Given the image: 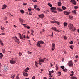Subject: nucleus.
I'll return each mask as SVG.
<instances>
[{
	"label": "nucleus",
	"mask_w": 79,
	"mask_h": 79,
	"mask_svg": "<svg viewBox=\"0 0 79 79\" xmlns=\"http://www.w3.org/2000/svg\"><path fill=\"white\" fill-rule=\"evenodd\" d=\"M48 5H49L50 7H52V4L50 3H48Z\"/></svg>",
	"instance_id": "25"
},
{
	"label": "nucleus",
	"mask_w": 79,
	"mask_h": 79,
	"mask_svg": "<svg viewBox=\"0 0 79 79\" xmlns=\"http://www.w3.org/2000/svg\"><path fill=\"white\" fill-rule=\"evenodd\" d=\"M73 47H74V46H70V48H71L72 50H73Z\"/></svg>",
	"instance_id": "32"
},
{
	"label": "nucleus",
	"mask_w": 79,
	"mask_h": 79,
	"mask_svg": "<svg viewBox=\"0 0 79 79\" xmlns=\"http://www.w3.org/2000/svg\"><path fill=\"white\" fill-rule=\"evenodd\" d=\"M1 29L2 30H4V29H5V28L2 27V26H1Z\"/></svg>",
	"instance_id": "34"
},
{
	"label": "nucleus",
	"mask_w": 79,
	"mask_h": 79,
	"mask_svg": "<svg viewBox=\"0 0 79 79\" xmlns=\"http://www.w3.org/2000/svg\"><path fill=\"white\" fill-rule=\"evenodd\" d=\"M68 27H69L70 30H71V31H74V30L76 29L75 27H74V25L71 23L69 24L68 25Z\"/></svg>",
	"instance_id": "1"
},
{
	"label": "nucleus",
	"mask_w": 79,
	"mask_h": 79,
	"mask_svg": "<svg viewBox=\"0 0 79 79\" xmlns=\"http://www.w3.org/2000/svg\"><path fill=\"white\" fill-rule=\"evenodd\" d=\"M8 14L9 15H11V16H13V15H11V13H8Z\"/></svg>",
	"instance_id": "57"
},
{
	"label": "nucleus",
	"mask_w": 79,
	"mask_h": 79,
	"mask_svg": "<svg viewBox=\"0 0 79 79\" xmlns=\"http://www.w3.org/2000/svg\"><path fill=\"white\" fill-rule=\"evenodd\" d=\"M31 9H32V8H28V11H31V10H32Z\"/></svg>",
	"instance_id": "38"
},
{
	"label": "nucleus",
	"mask_w": 79,
	"mask_h": 79,
	"mask_svg": "<svg viewBox=\"0 0 79 79\" xmlns=\"http://www.w3.org/2000/svg\"><path fill=\"white\" fill-rule=\"evenodd\" d=\"M73 18V16H69V18H70V19H72Z\"/></svg>",
	"instance_id": "46"
},
{
	"label": "nucleus",
	"mask_w": 79,
	"mask_h": 79,
	"mask_svg": "<svg viewBox=\"0 0 79 79\" xmlns=\"http://www.w3.org/2000/svg\"><path fill=\"white\" fill-rule=\"evenodd\" d=\"M39 17L41 18H43L44 17V15H39Z\"/></svg>",
	"instance_id": "15"
},
{
	"label": "nucleus",
	"mask_w": 79,
	"mask_h": 79,
	"mask_svg": "<svg viewBox=\"0 0 79 79\" xmlns=\"http://www.w3.org/2000/svg\"><path fill=\"white\" fill-rule=\"evenodd\" d=\"M3 7L4 8H6V7H7V6L6 5H4L3 6Z\"/></svg>",
	"instance_id": "29"
},
{
	"label": "nucleus",
	"mask_w": 79,
	"mask_h": 79,
	"mask_svg": "<svg viewBox=\"0 0 79 79\" xmlns=\"http://www.w3.org/2000/svg\"><path fill=\"white\" fill-rule=\"evenodd\" d=\"M32 79H35V76H33L32 77Z\"/></svg>",
	"instance_id": "41"
},
{
	"label": "nucleus",
	"mask_w": 79,
	"mask_h": 79,
	"mask_svg": "<svg viewBox=\"0 0 79 79\" xmlns=\"http://www.w3.org/2000/svg\"><path fill=\"white\" fill-rule=\"evenodd\" d=\"M20 12L21 13H22V14L24 13V10H20Z\"/></svg>",
	"instance_id": "24"
},
{
	"label": "nucleus",
	"mask_w": 79,
	"mask_h": 79,
	"mask_svg": "<svg viewBox=\"0 0 79 79\" xmlns=\"http://www.w3.org/2000/svg\"><path fill=\"white\" fill-rule=\"evenodd\" d=\"M10 62L11 64H15L16 61L15 60H14L13 59H12V60H10Z\"/></svg>",
	"instance_id": "3"
},
{
	"label": "nucleus",
	"mask_w": 79,
	"mask_h": 79,
	"mask_svg": "<svg viewBox=\"0 0 79 79\" xmlns=\"http://www.w3.org/2000/svg\"><path fill=\"white\" fill-rule=\"evenodd\" d=\"M19 21L21 23H23V20L22 19H21L20 18H19Z\"/></svg>",
	"instance_id": "13"
},
{
	"label": "nucleus",
	"mask_w": 79,
	"mask_h": 79,
	"mask_svg": "<svg viewBox=\"0 0 79 79\" xmlns=\"http://www.w3.org/2000/svg\"><path fill=\"white\" fill-rule=\"evenodd\" d=\"M67 25L68 24L64 22V27H66V26H67Z\"/></svg>",
	"instance_id": "19"
},
{
	"label": "nucleus",
	"mask_w": 79,
	"mask_h": 79,
	"mask_svg": "<svg viewBox=\"0 0 79 79\" xmlns=\"http://www.w3.org/2000/svg\"><path fill=\"white\" fill-rule=\"evenodd\" d=\"M2 52H3V53H5V49H3V50H2Z\"/></svg>",
	"instance_id": "39"
},
{
	"label": "nucleus",
	"mask_w": 79,
	"mask_h": 79,
	"mask_svg": "<svg viewBox=\"0 0 79 79\" xmlns=\"http://www.w3.org/2000/svg\"><path fill=\"white\" fill-rule=\"evenodd\" d=\"M19 56H21V55H22V53L21 52H19Z\"/></svg>",
	"instance_id": "43"
},
{
	"label": "nucleus",
	"mask_w": 79,
	"mask_h": 79,
	"mask_svg": "<svg viewBox=\"0 0 79 79\" xmlns=\"http://www.w3.org/2000/svg\"><path fill=\"white\" fill-rule=\"evenodd\" d=\"M77 61H78V60L77 59L75 60V63H76V62H77Z\"/></svg>",
	"instance_id": "55"
},
{
	"label": "nucleus",
	"mask_w": 79,
	"mask_h": 79,
	"mask_svg": "<svg viewBox=\"0 0 79 79\" xmlns=\"http://www.w3.org/2000/svg\"><path fill=\"white\" fill-rule=\"evenodd\" d=\"M71 79H77V78L75 76H73L71 77Z\"/></svg>",
	"instance_id": "17"
},
{
	"label": "nucleus",
	"mask_w": 79,
	"mask_h": 79,
	"mask_svg": "<svg viewBox=\"0 0 79 79\" xmlns=\"http://www.w3.org/2000/svg\"><path fill=\"white\" fill-rule=\"evenodd\" d=\"M23 76H26L27 77V76H28V74L25 72H23Z\"/></svg>",
	"instance_id": "12"
},
{
	"label": "nucleus",
	"mask_w": 79,
	"mask_h": 79,
	"mask_svg": "<svg viewBox=\"0 0 79 79\" xmlns=\"http://www.w3.org/2000/svg\"><path fill=\"white\" fill-rule=\"evenodd\" d=\"M2 42H3V41H2V40H0V44L1 43H2Z\"/></svg>",
	"instance_id": "60"
},
{
	"label": "nucleus",
	"mask_w": 79,
	"mask_h": 79,
	"mask_svg": "<svg viewBox=\"0 0 79 79\" xmlns=\"http://www.w3.org/2000/svg\"><path fill=\"white\" fill-rule=\"evenodd\" d=\"M36 10L37 11H39V10H40V9L39 8H37Z\"/></svg>",
	"instance_id": "53"
},
{
	"label": "nucleus",
	"mask_w": 79,
	"mask_h": 79,
	"mask_svg": "<svg viewBox=\"0 0 79 79\" xmlns=\"http://www.w3.org/2000/svg\"><path fill=\"white\" fill-rule=\"evenodd\" d=\"M0 44L1 45H4L3 43V42L1 43Z\"/></svg>",
	"instance_id": "59"
},
{
	"label": "nucleus",
	"mask_w": 79,
	"mask_h": 79,
	"mask_svg": "<svg viewBox=\"0 0 79 79\" xmlns=\"http://www.w3.org/2000/svg\"><path fill=\"white\" fill-rule=\"evenodd\" d=\"M73 43V42L72 41H71V42H70V43L71 44H72Z\"/></svg>",
	"instance_id": "62"
},
{
	"label": "nucleus",
	"mask_w": 79,
	"mask_h": 79,
	"mask_svg": "<svg viewBox=\"0 0 79 79\" xmlns=\"http://www.w3.org/2000/svg\"><path fill=\"white\" fill-rule=\"evenodd\" d=\"M20 39H21L22 40V39H23V37L21 36H20Z\"/></svg>",
	"instance_id": "51"
},
{
	"label": "nucleus",
	"mask_w": 79,
	"mask_h": 79,
	"mask_svg": "<svg viewBox=\"0 0 79 79\" xmlns=\"http://www.w3.org/2000/svg\"><path fill=\"white\" fill-rule=\"evenodd\" d=\"M2 35H5V33H2Z\"/></svg>",
	"instance_id": "64"
},
{
	"label": "nucleus",
	"mask_w": 79,
	"mask_h": 79,
	"mask_svg": "<svg viewBox=\"0 0 79 79\" xmlns=\"http://www.w3.org/2000/svg\"><path fill=\"white\" fill-rule=\"evenodd\" d=\"M66 71H67V69H64L63 70V71H64V72H66Z\"/></svg>",
	"instance_id": "33"
},
{
	"label": "nucleus",
	"mask_w": 79,
	"mask_h": 79,
	"mask_svg": "<svg viewBox=\"0 0 79 79\" xmlns=\"http://www.w3.org/2000/svg\"><path fill=\"white\" fill-rule=\"evenodd\" d=\"M58 74H59V76H61V72H58Z\"/></svg>",
	"instance_id": "42"
},
{
	"label": "nucleus",
	"mask_w": 79,
	"mask_h": 79,
	"mask_svg": "<svg viewBox=\"0 0 79 79\" xmlns=\"http://www.w3.org/2000/svg\"><path fill=\"white\" fill-rule=\"evenodd\" d=\"M15 42H17L18 44H19V40L18 38H17V37H15Z\"/></svg>",
	"instance_id": "10"
},
{
	"label": "nucleus",
	"mask_w": 79,
	"mask_h": 79,
	"mask_svg": "<svg viewBox=\"0 0 79 79\" xmlns=\"http://www.w3.org/2000/svg\"><path fill=\"white\" fill-rule=\"evenodd\" d=\"M51 10H56V7H52L51 8Z\"/></svg>",
	"instance_id": "21"
},
{
	"label": "nucleus",
	"mask_w": 79,
	"mask_h": 79,
	"mask_svg": "<svg viewBox=\"0 0 79 79\" xmlns=\"http://www.w3.org/2000/svg\"><path fill=\"white\" fill-rule=\"evenodd\" d=\"M46 59V58H44L43 59H39V62H41V63H43L45 61V60Z\"/></svg>",
	"instance_id": "5"
},
{
	"label": "nucleus",
	"mask_w": 79,
	"mask_h": 79,
	"mask_svg": "<svg viewBox=\"0 0 79 79\" xmlns=\"http://www.w3.org/2000/svg\"><path fill=\"white\" fill-rule=\"evenodd\" d=\"M35 65L36 66V67H38V66H37V65L38 64V63H37V62H35Z\"/></svg>",
	"instance_id": "28"
},
{
	"label": "nucleus",
	"mask_w": 79,
	"mask_h": 79,
	"mask_svg": "<svg viewBox=\"0 0 79 79\" xmlns=\"http://www.w3.org/2000/svg\"><path fill=\"white\" fill-rule=\"evenodd\" d=\"M51 23H55V21H51Z\"/></svg>",
	"instance_id": "52"
},
{
	"label": "nucleus",
	"mask_w": 79,
	"mask_h": 79,
	"mask_svg": "<svg viewBox=\"0 0 79 79\" xmlns=\"http://www.w3.org/2000/svg\"><path fill=\"white\" fill-rule=\"evenodd\" d=\"M55 23H56V24H57L58 25H60V23L59 22H58L57 21H55Z\"/></svg>",
	"instance_id": "23"
},
{
	"label": "nucleus",
	"mask_w": 79,
	"mask_h": 79,
	"mask_svg": "<svg viewBox=\"0 0 79 79\" xmlns=\"http://www.w3.org/2000/svg\"><path fill=\"white\" fill-rule=\"evenodd\" d=\"M58 69V65L57 64L56 65V69L57 70Z\"/></svg>",
	"instance_id": "35"
},
{
	"label": "nucleus",
	"mask_w": 79,
	"mask_h": 79,
	"mask_svg": "<svg viewBox=\"0 0 79 79\" xmlns=\"http://www.w3.org/2000/svg\"><path fill=\"white\" fill-rule=\"evenodd\" d=\"M15 75H11V78L12 79H13L15 77Z\"/></svg>",
	"instance_id": "22"
},
{
	"label": "nucleus",
	"mask_w": 79,
	"mask_h": 79,
	"mask_svg": "<svg viewBox=\"0 0 79 79\" xmlns=\"http://www.w3.org/2000/svg\"><path fill=\"white\" fill-rule=\"evenodd\" d=\"M72 12L73 13L74 15H76V10H74L72 11Z\"/></svg>",
	"instance_id": "18"
},
{
	"label": "nucleus",
	"mask_w": 79,
	"mask_h": 79,
	"mask_svg": "<svg viewBox=\"0 0 79 79\" xmlns=\"http://www.w3.org/2000/svg\"><path fill=\"white\" fill-rule=\"evenodd\" d=\"M0 56H3V54L2 53H0Z\"/></svg>",
	"instance_id": "48"
},
{
	"label": "nucleus",
	"mask_w": 79,
	"mask_h": 79,
	"mask_svg": "<svg viewBox=\"0 0 79 79\" xmlns=\"http://www.w3.org/2000/svg\"><path fill=\"white\" fill-rule=\"evenodd\" d=\"M62 9H63V10H65V9H66V8L64 6H62Z\"/></svg>",
	"instance_id": "31"
},
{
	"label": "nucleus",
	"mask_w": 79,
	"mask_h": 79,
	"mask_svg": "<svg viewBox=\"0 0 79 79\" xmlns=\"http://www.w3.org/2000/svg\"><path fill=\"white\" fill-rule=\"evenodd\" d=\"M25 72H26V73H27V72L28 71H27V69H25Z\"/></svg>",
	"instance_id": "54"
},
{
	"label": "nucleus",
	"mask_w": 79,
	"mask_h": 79,
	"mask_svg": "<svg viewBox=\"0 0 79 79\" xmlns=\"http://www.w3.org/2000/svg\"><path fill=\"white\" fill-rule=\"evenodd\" d=\"M14 27H15V28H16L17 27V26L15 25H14Z\"/></svg>",
	"instance_id": "56"
},
{
	"label": "nucleus",
	"mask_w": 79,
	"mask_h": 79,
	"mask_svg": "<svg viewBox=\"0 0 79 79\" xmlns=\"http://www.w3.org/2000/svg\"><path fill=\"white\" fill-rule=\"evenodd\" d=\"M64 13L65 15H69L70 12L64 11Z\"/></svg>",
	"instance_id": "11"
},
{
	"label": "nucleus",
	"mask_w": 79,
	"mask_h": 79,
	"mask_svg": "<svg viewBox=\"0 0 79 79\" xmlns=\"http://www.w3.org/2000/svg\"><path fill=\"white\" fill-rule=\"evenodd\" d=\"M19 75H17L16 76V79H19Z\"/></svg>",
	"instance_id": "27"
},
{
	"label": "nucleus",
	"mask_w": 79,
	"mask_h": 79,
	"mask_svg": "<svg viewBox=\"0 0 79 79\" xmlns=\"http://www.w3.org/2000/svg\"><path fill=\"white\" fill-rule=\"evenodd\" d=\"M70 2L73 3V4H74V5H76V2L75 0H71Z\"/></svg>",
	"instance_id": "8"
},
{
	"label": "nucleus",
	"mask_w": 79,
	"mask_h": 79,
	"mask_svg": "<svg viewBox=\"0 0 79 79\" xmlns=\"http://www.w3.org/2000/svg\"><path fill=\"white\" fill-rule=\"evenodd\" d=\"M52 30H53L54 31H56V32H58V31L56 28L55 27H52L51 28Z\"/></svg>",
	"instance_id": "9"
},
{
	"label": "nucleus",
	"mask_w": 79,
	"mask_h": 79,
	"mask_svg": "<svg viewBox=\"0 0 79 79\" xmlns=\"http://www.w3.org/2000/svg\"><path fill=\"white\" fill-rule=\"evenodd\" d=\"M43 43L44 42L42 41H40L38 42L37 44V45L38 47H41V44H43Z\"/></svg>",
	"instance_id": "2"
},
{
	"label": "nucleus",
	"mask_w": 79,
	"mask_h": 79,
	"mask_svg": "<svg viewBox=\"0 0 79 79\" xmlns=\"http://www.w3.org/2000/svg\"><path fill=\"white\" fill-rule=\"evenodd\" d=\"M3 58V56H0V58L1 59V58Z\"/></svg>",
	"instance_id": "63"
},
{
	"label": "nucleus",
	"mask_w": 79,
	"mask_h": 79,
	"mask_svg": "<svg viewBox=\"0 0 79 79\" xmlns=\"http://www.w3.org/2000/svg\"><path fill=\"white\" fill-rule=\"evenodd\" d=\"M29 14L30 15H32V11L30 12L29 13Z\"/></svg>",
	"instance_id": "37"
},
{
	"label": "nucleus",
	"mask_w": 79,
	"mask_h": 79,
	"mask_svg": "<svg viewBox=\"0 0 79 79\" xmlns=\"http://www.w3.org/2000/svg\"><path fill=\"white\" fill-rule=\"evenodd\" d=\"M57 10H58V11H63V10L61 9L58 8L57 9Z\"/></svg>",
	"instance_id": "20"
},
{
	"label": "nucleus",
	"mask_w": 79,
	"mask_h": 79,
	"mask_svg": "<svg viewBox=\"0 0 79 79\" xmlns=\"http://www.w3.org/2000/svg\"><path fill=\"white\" fill-rule=\"evenodd\" d=\"M71 73L72 74H74V72L73 71H71Z\"/></svg>",
	"instance_id": "58"
},
{
	"label": "nucleus",
	"mask_w": 79,
	"mask_h": 79,
	"mask_svg": "<svg viewBox=\"0 0 79 79\" xmlns=\"http://www.w3.org/2000/svg\"><path fill=\"white\" fill-rule=\"evenodd\" d=\"M32 1H33L34 3H35V2H37V0H32Z\"/></svg>",
	"instance_id": "50"
},
{
	"label": "nucleus",
	"mask_w": 79,
	"mask_h": 79,
	"mask_svg": "<svg viewBox=\"0 0 79 79\" xmlns=\"http://www.w3.org/2000/svg\"><path fill=\"white\" fill-rule=\"evenodd\" d=\"M74 8L75 9V10H77L78 8H79V7H78L77 6H76L74 7Z\"/></svg>",
	"instance_id": "30"
},
{
	"label": "nucleus",
	"mask_w": 79,
	"mask_h": 79,
	"mask_svg": "<svg viewBox=\"0 0 79 79\" xmlns=\"http://www.w3.org/2000/svg\"><path fill=\"white\" fill-rule=\"evenodd\" d=\"M15 37H16L15 36V37H12V39H14V40H15L16 39H15Z\"/></svg>",
	"instance_id": "49"
},
{
	"label": "nucleus",
	"mask_w": 79,
	"mask_h": 79,
	"mask_svg": "<svg viewBox=\"0 0 79 79\" xmlns=\"http://www.w3.org/2000/svg\"><path fill=\"white\" fill-rule=\"evenodd\" d=\"M61 68H62V69H64V66H62L61 67Z\"/></svg>",
	"instance_id": "47"
},
{
	"label": "nucleus",
	"mask_w": 79,
	"mask_h": 79,
	"mask_svg": "<svg viewBox=\"0 0 79 79\" xmlns=\"http://www.w3.org/2000/svg\"><path fill=\"white\" fill-rule=\"evenodd\" d=\"M27 5V4L26 3H24L23 4V5Z\"/></svg>",
	"instance_id": "61"
},
{
	"label": "nucleus",
	"mask_w": 79,
	"mask_h": 79,
	"mask_svg": "<svg viewBox=\"0 0 79 79\" xmlns=\"http://www.w3.org/2000/svg\"><path fill=\"white\" fill-rule=\"evenodd\" d=\"M51 11H52V12H53V13H57V11H55V10H52Z\"/></svg>",
	"instance_id": "26"
},
{
	"label": "nucleus",
	"mask_w": 79,
	"mask_h": 79,
	"mask_svg": "<svg viewBox=\"0 0 79 79\" xmlns=\"http://www.w3.org/2000/svg\"><path fill=\"white\" fill-rule=\"evenodd\" d=\"M8 67H6V66L4 67V68H3V70H4V71H8Z\"/></svg>",
	"instance_id": "7"
},
{
	"label": "nucleus",
	"mask_w": 79,
	"mask_h": 79,
	"mask_svg": "<svg viewBox=\"0 0 79 79\" xmlns=\"http://www.w3.org/2000/svg\"><path fill=\"white\" fill-rule=\"evenodd\" d=\"M64 38L65 40H66L67 39V38L66 37V36H64Z\"/></svg>",
	"instance_id": "44"
},
{
	"label": "nucleus",
	"mask_w": 79,
	"mask_h": 79,
	"mask_svg": "<svg viewBox=\"0 0 79 79\" xmlns=\"http://www.w3.org/2000/svg\"><path fill=\"white\" fill-rule=\"evenodd\" d=\"M31 33H34V31L32 30V29H31Z\"/></svg>",
	"instance_id": "40"
},
{
	"label": "nucleus",
	"mask_w": 79,
	"mask_h": 79,
	"mask_svg": "<svg viewBox=\"0 0 79 79\" xmlns=\"http://www.w3.org/2000/svg\"><path fill=\"white\" fill-rule=\"evenodd\" d=\"M58 6H61V0H60L58 2Z\"/></svg>",
	"instance_id": "14"
},
{
	"label": "nucleus",
	"mask_w": 79,
	"mask_h": 79,
	"mask_svg": "<svg viewBox=\"0 0 79 79\" xmlns=\"http://www.w3.org/2000/svg\"><path fill=\"white\" fill-rule=\"evenodd\" d=\"M23 25L25 27H27V29H30V27L29 26L25 25H26V24H23Z\"/></svg>",
	"instance_id": "16"
},
{
	"label": "nucleus",
	"mask_w": 79,
	"mask_h": 79,
	"mask_svg": "<svg viewBox=\"0 0 79 79\" xmlns=\"http://www.w3.org/2000/svg\"><path fill=\"white\" fill-rule=\"evenodd\" d=\"M37 7V5H35L34 6V8L35 9H36Z\"/></svg>",
	"instance_id": "36"
},
{
	"label": "nucleus",
	"mask_w": 79,
	"mask_h": 79,
	"mask_svg": "<svg viewBox=\"0 0 79 79\" xmlns=\"http://www.w3.org/2000/svg\"><path fill=\"white\" fill-rule=\"evenodd\" d=\"M68 64L69 66H72L73 65V63H72V61L70 60L69 61Z\"/></svg>",
	"instance_id": "4"
},
{
	"label": "nucleus",
	"mask_w": 79,
	"mask_h": 79,
	"mask_svg": "<svg viewBox=\"0 0 79 79\" xmlns=\"http://www.w3.org/2000/svg\"><path fill=\"white\" fill-rule=\"evenodd\" d=\"M27 52L28 54H31V53H32V52H30L29 51H28Z\"/></svg>",
	"instance_id": "45"
},
{
	"label": "nucleus",
	"mask_w": 79,
	"mask_h": 79,
	"mask_svg": "<svg viewBox=\"0 0 79 79\" xmlns=\"http://www.w3.org/2000/svg\"><path fill=\"white\" fill-rule=\"evenodd\" d=\"M55 43H53L52 45V50H53L55 49Z\"/></svg>",
	"instance_id": "6"
}]
</instances>
